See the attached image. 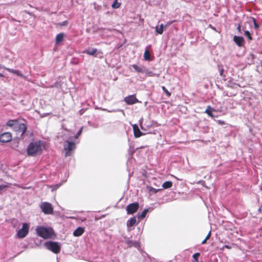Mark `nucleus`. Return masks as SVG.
Wrapping results in <instances>:
<instances>
[{
	"label": "nucleus",
	"instance_id": "21",
	"mask_svg": "<svg viewBox=\"0 0 262 262\" xmlns=\"http://www.w3.org/2000/svg\"><path fill=\"white\" fill-rule=\"evenodd\" d=\"M172 186V183L171 181H166L162 184V187L164 189H168L170 188Z\"/></svg>",
	"mask_w": 262,
	"mask_h": 262
},
{
	"label": "nucleus",
	"instance_id": "33",
	"mask_svg": "<svg viewBox=\"0 0 262 262\" xmlns=\"http://www.w3.org/2000/svg\"><path fill=\"white\" fill-rule=\"evenodd\" d=\"M211 231H209L205 239H206V240L209 239L211 236Z\"/></svg>",
	"mask_w": 262,
	"mask_h": 262
},
{
	"label": "nucleus",
	"instance_id": "34",
	"mask_svg": "<svg viewBox=\"0 0 262 262\" xmlns=\"http://www.w3.org/2000/svg\"><path fill=\"white\" fill-rule=\"evenodd\" d=\"M223 73H224V69L223 68H222L220 70V74L221 76H223Z\"/></svg>",
	"mask_w": 262,
	"mask_h": 262
},
{
	"label": "nucleus",
	"instance_id": "17",
	"mask_svg": "<svg viewBox=\"0 0 262 262\" xmlns=\"http://www.w3.org/2000/svg\"><path fill=\"white\" fill-rule=\"evenodd\" d=\"M132 66L137 72L144 73L145 69V67L138 66L137 64H133Z\"/></svg>",
	"mask_w": 262,
	"mask_h": 262
},
{
	"label": "nucleus",
	"instance_id": "16",
	"mask_svg": "<svg viewBox=\"0 0 262 262\" xmlns=\"http://www.w3.org/2000/svg\"><path fill=\"white\" fill-rule=\"evenodd\" d=\"M125 243L128 247H138L140 246V243L139 242L133 241L132 240H126L125 241Z\"/></svg>",
	"mask_w": 262,
	"mask_h": 262
},
{
	"label": "nucleus",
	"instance_id": "25",
	"mask_svg": "<svg viewBox=\"0 0 262 262\" xmlns=\"http://www.w3.org/2000/svg\"><path fill=\"white\" fill-rule=\"evenodd\" d=\"M117 1L118 0H115L112 5V7L114 9L119 8L121 6V4L120 3H118Z\"/></svg>",
	"mask_w": 262,
	"mask_h": 262
},
{
	"label": "nucleus",
	"instance_id": "10",
	"mask_svg": "<svg viewBox=\"0 0 262 262\" xmlns=\"http://www.w3.org/2000/svg\"><path fill=\"white\" fill-rule=\"evenodd\" d=\"M124 101L127 104L132 105L139 102L135 95H129L124 98Z\"/></svg>",
	"mask_w": 262,
	"mask_h": 262
},
{
	"label": "nucleus",
	"instance_id": "14",
	"mask_svg": "<svg viewBox=\"0 0 262 262\" xmlns=\"http://www.w3.org/2000/svg\"><path fill=\"white\" fill-rule=\"evenodd\" d=\"M5 70H7V71H8L9 72L11 73L15 74V75H17L18 76H20L21 77L24 78V79H26V76L23 75L21 74V73L19 71H18V70H14V69H10V68H6Z\"/></svg>",
	"mask_w": 262,
	"mask_h": 262
},
{
	"label": "nucleus",
	"instance_id": "12",
	"mask_svg": "<svg viewBox=\"0 0 262 262\" xmlns=\"http://www.w3.org/2000/svg\"><path fill=\"white\" fill-rule=\"evenodd\" d=\"M133 128L134 136L136 138L140 137L141 136L144 135V134L141 132L137 124H134L133 125Z\"/></svg>",
	"mask_w": 262,
	"mask_h": 262
},
{
	"label": "nucleus",
	"instance_id": "40",
	"mask_svg": "<svg viewBox=\"0 0 262 262\" xmlns=\"http://www.w3.org/2000/svg\"><path fill=\"white\" fill-rule=\"evenodd\" d=\"M225 247L227 248H228V249L229 248V247L227 245L225 246Z\"/></svg>",
	"mask_w": 262,
	"mask_h": 262
},
{
	"label": "nucleus",
	"instance_id": "28",
	"mask_svg": "<svg viewBox=\"0 0 262 262\" xmlns=\"http://www.w3.org/2000/svg\"><path fill=\"white\" fill-rule=\"evenodd\" d=\"M162 89L163 90V91H164V92L165 93L167 97H169L171 96V93L167 90V89L164 86H162Z\"/></svg>",
	"mask_w": 262,
	"mask_h": 262
},
{
	"label": "nucleus",
	"instance_id": "29",
	"mask_svg": "<svg viewBox=\"0 0 262 262\" xmlns=\"http://www.w3.org/2000/svg\"><path fill=\"white\" fill-rule=\"evenodd\" d=\"M245 35L248 37L249 40H251L252 39V37L251 35L250 32L249 31H245Z\"/></svg>",
	"mask_w": 262,
	"mask_h": 262
},
{
	"label": "nucleus",
	"instance_id": "20",
	"mask_svg": "<svg viewBox=\"0 0 262 262\" xmlns=\"http://www.w3.org/2000/svg\"><path fill=\"white\" fill-rule=\"evenodd\" d=\"M136 223V220L135 217H133L129 219L127 222V226L128 227H133Z\"/></svg>",
	"mask_w": 262,
	"mask_h": 262
},
{
	"label": "nucleus",
	"instance_id": "18",
	"mask_svg": "<svg viewBox=\"0 0 262 262\" xmlns=\"http://www.w3.org/2000/svg\"><path fill=\"white\" fill-rule=\"evenodd\" d=\"M148 212V209H144L142 213H138L137 215V217L139 220L143 219L146 215L147 212Z\"/></svg>",
	"mask_w": 262,
	"mask_h": 262
},
{
	"label": "nucleus",
	"instance_id": "24",
	"mask_svg": "<svg viewBox=\"0 0 262 262\" xmlns=\"http://www.w3.org/2000/svg\"><path fill=\"white\" fill-rule=\"evenodd\" d=\"M144 73H145L148 76H155V74L152 71L149 70L148 69H146V68L145 69Z\"/></svg>",
	"mask_w": 262,
	"mask_h": 262
},
{
	"label": "nucleus",
	"instance_id": "7",
	"mask_svg": "<svg viewBox=\"0 0 262 262\" xmlns=\"http://www.w3.org/2000/svg\"><path fill=\"white\" fill-rule=\"evenodd\" d=\"M29 225L28 223H24L21 229L17 232V236L19 238H23L27 236L29 233Z\"/></svg>",
	"mask_w": 262,
	"mask_h": 262
},
{
	"label": "nucleus",
	"instance_id": "37",
	"mask_svg": "<svg viewBox=\"0 0 262 262\" xmlns=\"http://www.w3.org/2000/svg\"><path fill=\"white\" fill-rule=\"evenodd\" d=\"M207 240H206V239H204L202 241V244H206V242H207Z\"/></svg>",
	"mask_w": 262,
	"mask_h": 262
},
{
	"label": "nucleus",
	"instance_id": "1",
	"mask_svg": "<svg viewBox=\"0 0 262 262\" xmlns=\"http://www.w3.org/2000/svg\"><path fill=\"white\" fill-rule=\"evenodd\" d=\"M6 125L12 127L16 134H19L21 137L26 133L27 129L26 125L24 123H20L17 119L8 120Z\"/></svg>",
	"mask_w": 262,
	"mask_h": 262
},
{
	"label": "nucleus",
	"instance_id": "32",
	"mask_svg": "<svg viewBox=\"0 0 262 262\" xmlns=\"http://www.w3.org/2000/svg\"><path fill=\"white\" fill-rule=\"evenodd\" d=\"M82 128H81L79 131L76 134V135H75V138H77L80 135V134H81L82 133Z\"/></svg>",
	"mask_w": 262,
	"mask_h": 262
},
{
	"label": "nucleus",
	"instance_id": "11",
	"mask_svg": "<svg viewBox=\"0 0 262 262\" xmlns=\"http://www.w3.org/2000/svg\"><path fill=\"white\" fill-rule=\"evenodd\" d=\"M83 53H86L89 55H93L95 57H98L99 54L102 55V52L99 51H97V50L96 49L92 48L91 49H88L83 51L82 52Z\"/></svg>",
	"mask_w": 262,
	"mask_h": 262
},
{
	"label": "nucleus",
	"instance_id": "38",
	"mask_svg": "<svg viewBox=\"0 0 262 262\" xmlns=\"http://www.w3.org/2000/svg\"><path fill=\"white\" fill-rule=\"evenodd\" d=\"M219 121V123L221 124H224V122L223 121Z\"/></svg>",
	"mask_w": 262,
	"mask_h": 262
},
{
	"label": "nucleus",
	"instance_id": "23",
	"mask_svg": "<svg viewBox=\"0 0 262 262\" xmlns=\"http://www.w3.org/2000/svg\"><path fill=\"white\" fill-rule=\"evenodd\" d=\"M156 31L157 33L159 34H162L163 32V25L161 24L160 27L156 26Z\"/></svg>",
	"mask_w": 262,
	"mask_h": 262
},
{
	"label": "nucleus",
	"instance_id": "3",
	"mask_svg": "<svg viewBox=\"0 0 262 262\" xmlns=\"http://www.w3.org/2000/svg\"><path fill=\"white\" fill-rule=\"evenodd\" d=\"M36 232L38 236L43 239L51 238L54 235V230L52 228H46L43 226L37 227Z\"/></svg>",
	"mask_w": 262,
	"mask_h": 262
},
{
	"label": "nucleus",
	"instance_id": "15",
	"mask_svg": "<svg viewBox=\"0 0 262 262\" xmlns=\"http://www.w3.org/2000/svg\"><path fill=\"white\" fill-rule=\"evenodd\" d=\"M84 230L83 227H78L74 232L73 235L74 236L77 237L81 236L84 232Z\"/></svg>",
	"mask_w": 262,
	"mask_h": 262
},
{
	"label": "nucleus",
	"instance_id": "30",
	"mask_svg": "<svg viewBox=\"0 0 262 262\" xmlns=\"http://www.w3.org/2000/svg\"><path fill=\"white\" fill-rule=\"evenodd\" d=\"M160 190V189H156L152 187H150L149 189V191L153 192L155 193H156L157 192H158Z\"/></svg>",
	"mask_w": 262,
	"mask_h": 262
},
{
	"label": "nucleus",
	"instance_id": "2",
	"mask_svg": "<svg viewBox=\"0 0 262 262\" xmlns=\"http://www.w3.org/2000/svg\"><path fill=\"white\" fill-rule=\"evenodd\" d=\"M27 155L29 156H36L42 152V142L41 140L31 142L27 148Z\"/></svg>",
	"mask_w": 262,
	"mask_h": 262
},
{
	"label": "nucleus",
	"instance_id": "39",
	"mask_svg": "<svg viewBox=\"0 0 262 262\" xmlns=\"http://www.w3.org/2000/svg\"><path fill=\"white\" fill-rule=\"evenodd\" d=\"M0 77H4V76L2 73H0Z\"/></svg>",
	"mask_w": 262,
	"mask_h": 262
},
{
	"label": "nucleus",
	"instance_id": "26",
	"mask_svg": "<svg viewBox=\"0 0 262 262\" xmlns=\"http://www.w3.org/2000/svg\"><path fill=\"white\" fill-rule=\"evenodd\" d=\"M211 107L210 106H208L207 108L205 111V113L207 114L209 116L211 117H213V115L212 113V111L211 110Z\"/></svg>",
	"mask_w": 262,
	"mask_h": 262
},
{
	"label": "nucleus",
	"instance_id": "19",
	"mask_svg": "<svg viewBox=\"0 0 262 262\" xmlns=\"http://www.w3.org/2000/svg\"><path fill=\"white\" fill-rule=\"evenodd\" d=\"M64 37V34L63 33H61L58 34L55 38V42L56 43H58L63 40V38Z\"/></svg>",
	"mask_w": 262,
	"mask_h": 262
},
{
	"label": "nucleus",
	"instance_id": "35",
	"mask_svg": "<svg viewBox=\"0 0 262 262\" xmlns=\"http://www.w3.org/2000/svg\"><path fill=\"white\" fill-rule=\"evenodd\" d=\"M237 29L239 33H241V26L239 25H238L237 28Z\"/></svg>",
	"mask_w": 262,
	"mask_h": 262
},
{
	"label": "nucleus",
	"instance_id": "13",
	"mask_svg": "<svg viewBox=\"0 0 262 262\" xmlns=\"http://www.w3.org/2000/svg\"><path fill=\"white\" fill-rule=\"evenodd\" d=\"M233 40L239 47H242L244 45V40L243 37L234 36L233 37Z\"/></svg>",
	"mask_w": 262,
	"mask_h": 262
},
{
	"label": "nucleus",
	"instance_id": "36",
	"mask_svg": "<svg viewBox=\"0 0 262 262\" xmlns=\"http://www.w3.org/2000/svg\"><path fill=\"white\" fill-rule=\"evenodd\" d=\"M173 23V21H169L167 23V24L166 25V27H167L169 25H170L172 23Z\"/></svg>",
	"mask_w": 262,
	"mask_h": 262
},
{
	"label": "nucleus",
	"instance_id": "22",
	"mask_svg": "<svg viewBox=\"0 0 262 262\" xmlns=\"http://www.w3.org/2000/svg\"><path fill=\"white\" fill-rule=\"evenodd\" d=\"M144 59L146 60H151V58H150V54L148 50H145V51L144 52Z\"/></svg>",
	"mask_w": 262,
	"mask_h": 262
},
{
	"label": "nucleus",
	"instance_id": "8",
	"mask_svg": "<svg viewBox=\"0 0 262 262\" xmlns=\"http://www.w3.org/2000/svg\"><path fill=\"white\" fill-rule=\"evenodd\" d=\"M139 208V204L137 202L129 204L126 207V211L128 214H132L137 211Z\"/></svg>",
	"mask_w": 262,
	"mask_h": 262
},
{
	"label": "nucleus",
	"instance_id": "6",
	"mask_svg": "<svg viewBox=\"0 0 262 262\" xmlns=\"http://www.w3.org/2000/svg\"><path fill=\"white\" fill-rule=\"evenodd\" d=\"M76 148V144L74 142L67 141L64 144V150L66 151L65 157L71 156V152Z\"/></svg>",
	"mask_w": 262,
	"mask_h": 262
},
{
	"label": "nucleus",
	"instance_id": "5",
	"mask_svg": "<svg viewBox=\"0 0 262 262\" xmlns=\"http://www.w3.org/2000/svg\"><path fill=\"white\" fill-rule=\"evenodd\" d=\"M40 208L45 214H52L53 213V207L49 202L42 203L40 205Z\"/></svg>",
	"mask_w": 262,
	"mask_h": 262
},
{
	"label": "nucleus",
	"instance_id": "4",
	"mask_svg": "<svg viewBox=\"0 0 262 262\" xmlns=\"http://www.w3.org/2000/svg\"><path fill=\"white\" fill-rule=\"evenodd\" d=\"M46 248L54 253L57 254L60 252V246L59 244L55 242H47L45 243Z\"/></svg>",
	"mask_w": 262,
	"mask_h": 262
},
{
	"label": "nucleus",
	"instance_id": "9",
	"mask_svg": "<svg viewBox=\"0 0 262 262\" xmlns=\"http://www.w3.org/2000/svg\"><path fill=\"white\" fill-rule=\"evenodd\" d=\"M12 140V135L9 132H5L0 135V142L7 143Z\"/></svg>",
	"mask_w": 262,
	"mask_h": 262
},
{
	"label": "nucleus",
	"instance_id": "27",
	"mask_svg": "<svg viewBox=\"0 0 262 262\" xmlns=\"http://www.w3.org/2000/svg\"><path fill=\"white\" fill-rule=\"evenodd\" d=\"M200 256V253H196L194 254L192 256V257L193 258V262H199L198 258Z\"/></svg>",
	"mask_w": 262,
	"mask_h": 262
},
{
	"label": "nucleus",
	"instance_id": "31",
	"mask_svg": "<svg viewBox=\"0 0 262 262\" xmlns=\"http://www.w3.org/2000/svg\"><path fill=\"white\" fill-rule=\"evenodd\" d=\"M252 19L255 28L258 29L259 28V25L257 24L256 19L254 18H253Z\"/></svg>",
	"mask_w": 262,
	"mask_h": 262
}]
</instances>
